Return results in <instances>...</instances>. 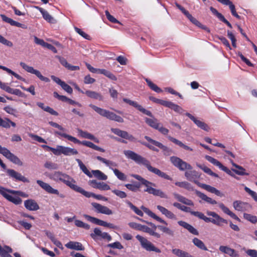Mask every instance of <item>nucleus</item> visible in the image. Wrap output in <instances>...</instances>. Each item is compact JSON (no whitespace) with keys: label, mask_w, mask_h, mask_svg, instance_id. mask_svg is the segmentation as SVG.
<instances>
[{"label":"nucleus","mask_w":257,"mask_h":257,"mask_svg":"<svg viewBox=\"0 0 257 257\" xmlns=\"http://www.w3.org/2000/svg\"><path fill=\"white\" fill-rule=\"evenodd\" d=\"M123 154L127 158L134 161L138 164L145 166L150 172L166 180H172V178L166 173L162 172L158 168L152 167L149 161L136 153L130 150H125L123 151Z\"/></svg>","instance_id":"1"},{"label":"nucleus","mask_w":257,"mask_h":257,"mask_svg":"<svg viewBox=\"0 0 257 257\" xmlns=\"http://www.w3.org/2000/svg\"><path fill=\"white\" fill-rule=\"evenodd\" d=\"M188 171L185 172V176L186 179L189 181L193 182L199 187L207 190V191L214 193L215 195L222 197L223 194L215 188L212 187L209 185L201 183L198 181L200 177V174L195 170H188Z\"/></svg>","instance_id":"2"},{"label":"nucleus","mask_w":257,"mask_h":257,"mask_svg":"<svg viewBox=\"0 0 257 257\" xmlns=\"http://www.w3.org/2000/svg\"><path fill=\"white\" fill-rule=\"evenodd\" d=\"M131 176L140 181L142 184L146 187V189L144 190L145 192H147L149 194H153L156 196H159L162 198H168L167 195L161 190L155 189L152 187L156 186V184L155 183L145 179L140 175L137 174H132L131 175Z\"/></svg>","instance_id":"3"},{"label":"nucleus","mask_w":257,"mask_h":257,"mask_svg":"<svg viewBox=\"0 0 257 257\" xmlns=\"http://www.w3.org/2000/svg\"><path fill=\"white\" fill-rule=\"evenodd\" d=\"M50 178L57 182H62L73 190L78 192L80 187L74 184L75 181L68 175L60 171H55L52 174Z\"/></svg>","instance_id":"4"},{"label":"nucleus","mask_w":257,"mask_h":257,"mask_svg":"<svg viewBox=\"0 0 257 257\" xmlns=\"http://www.w3.org/2000/svg\"><path fill=\"white\" fill-rule=\"evenodd\" d=\"M135 217V218L138 219L140 221L146 222V223H147L152 227V228H150V229L151 230L150 232H147L150 235L153 236L157 238H159L161 237V234L156 231L157 228H158L159 229H160L161 231L166 233L167 234L170 236H173L174 235V231L167 226L160 225L157 226L152 222H147L138 217L136 216Z\"/></svg>","instance_id":"5"},{"label":"nucleus","mask_w":257,"mask_h":257,"mask_svg":"<svg viewBox=\"0 0 257 257\" xmlns=\"http://www.w3.org/2000/svg\"><path fill=\"white\" fill-rule=\"evenodd\" d=\"M54 133L55 135H58L62 137L66 138L68 139L69 141L72 142L75 144H81L101 152L103 153L105 152V150L104 149L96 146V145L94 144L93 143L91 142L87 141H80L74 137L67 135L65 133H63L58 131L55 132Z\"/></svg>","instance_id":"6"},{"label":"nucleus","mask_w":257,"mask_h":257,"mask_svg":"<svg viewBox=\"0 0 257 257\" xmlns=\"http://www.w3.org/2000/svg\"><path fill=\"white\" fill-rule=\"evenodd\" d=\"M89 106L99 114L110 120H114L118 122H123L124 121L123 119L121 116L116 115L113 112L102 109L92 104H90Z\"/></svg>","instance_id":"7"},{"label":"nucleus","mask_w":257,"mask_h":257,"mask_svg":"<svg viewBox=\"0 0 257 257\" xmlns=\"http://www.w3.org/2000/svg\"><path fill=\"white\" fill-rule=\"evenodd\" d=\"M8 192L11 193L12 194H19L22 196L24 195H23V193L20 191H17L15 190H9L8 189L5 188V187L0 186V194L6 199H7L9 201L13 203L14 204L16 205H19L22 203V199L18 197H14L8 193Z\"/></svg>","instance_id":"8"},{"label":"nucleus","mask_w":257,"mask_h":257,"mask_svg":"<svg viewBox=\"0 0 257 257\" xmlns=\"http://www.w3.org/2000/svg\"><path fill=\"white\" fill-rule=\"evenodd\" d=\"M145 122L151 127L158 130L160 133L163 135H167L169 133V130L163 126L162 124L158 122L157 119L145 118Z\"/></svg>","instance_id":"9"},{"label":"nucleus","mask_w":257,"mask_h":257,"mask_svg":"<svg viewBox=\"0 0 257 257\" xmlns=\"http://www.w3.org/2000/svg\"><path fill=\"white\" fill-rule=\"evenodd\" d=\"M170 161L175 167L180 171L192 169V167L189 164L179 157L172 156L170 157Z\"/></svg>","instance_id":"10"},{"label":"nucleus","mask_w":257,"mask_h":257,"mask_svg":"<svg viewBox=\"0 0 257 257\" xmlns=\"http://www.w3.org/2000/svg\"><path fill=\"white\" fill-rule=\"evenodd\" d=\"M136 237L140 242L142 247L146 250L155 251L158 253L161 252V250L159 248L155 246L152 242L148 240L146 238L140 235H137Z\"/></svg>","instance_id":"11"},{"label":"nucleus","mask_w":257,"mask_h":257,"mask_svg":"<svg viewBox=\"0 0 257 257\" xmlns=\"http://www.w3.org/2000/svg\"><path fill=\"white\" fill-rule=\"evenodd\" d=\"M20 65L26 71L33 74L36 75L41 80L48 82L50 81V79L46 77L43 76L41 72L35 69L32 66H29L26 64L24 62H20Z\"/></svg>","instance_id":"12"},{"label":"nucleus","mask_w":257,"mask_h":257,"mask_svg":"<svg viewBox=\"0 0 257 257\" xmlns=\"http://www.w3.org/2000/svg\"><path fill=\"white\" fill-rule=\"evenodd\" d=\"M37 183L47 193L57 195L62 198H64L65 197V195L64 194H59L58 190L54 189L49 184L40 180H37Z\"/></svg>","instance_id":"13"},{"label":"nucleus","mask_w":257,"mask_h":257,"mask_svg":"<svg viewBox=\"0 0 257 257\" xmlns=\"http://www.w3.org/2000/svg\"><path fill=\"white\" fill-rule=\"evenodd\" d=\"M7 175L16 181H21L23 183H29V180L23 176L21 173L13 169H8L6 171Z\"/></svg>","instance_id":"14"},{"label":"nucleus","mask_w":257,"mask_h":257,"mask_svg":"<svg viewBox=\"0 0 257 257\" xmlns=\"http://www.w3.org/2000/svg\"><path fill=\"white\" fill-rule=\"evenodd\" d=\"M111 131L115 135L123 138L128 140L130 142H136L137 139L134 137L132 135L130 134L128 132L125 131L121 130L119 128H111Z\"/></svg>","instance_id":"15"},{"label":"nucleus","mask_w":257,"mask_h":257,"mask_svg":"<svg viewBox=\"0 0 257 257\" xmlns=\"http://www.w3.org/2000/svg\"><path fill=\"white\" fill-rule=\"evenodd\" d=\"M83 217L88 221L94 223L95 224L109 227L110 228H115V226L112 223H107L103 220H100L94 217L91 216L89 215L84 214Z\"/></svg>","instance_id":"16"},{"label":"nucleus","mask_w":257,"mask_h":257,"mask_svg":"<svg viewBox=\"0 0 257 257\" xmlns=\"http://www.w3.org/2000/svg\"><path fill=\"white\" fill-rule=\"evenodd\" d=\"M1 154H3L6 158L13 163L21 166L23 165V163L21 160L6 148H3Z\"/></svg>","instance_id":"17"},{"label":"nucleus","mask_w":257,"mask_h":257,"mask_svg":"<svg viewBox=\"0 0 257 257\" xmlns=\"http://www.w3.org/2000/svg\"><path fill=\"white\" fill-rule=\"evenodd\" d=\"M1 154H3L6 158L13 163L21 166L23 165V163L21 160L6 148H3Z\"/></svg>","instance_id":"18"},{"label":"nucleus","mask_w":257,"mask_h":257,"mask_svg":"<svg viewBox=\"0 0 257 257\" xmlns=\"http://www.w3.org/2000/svg\"><path fill=\"white\" fill-rule=\"evenodd\" d=\"M205 158L209 162L213 164L214 165L217 166L219 169L223 170L225 172H226L227 174L230 175L231 176L234 177L236 179H238L237 177L235 176L234 175L232 174L231 173V172L230 170H229L226 167L224 166L219 161H218L217 160L213 158V157L206 155L205 157Z\"/></svg>","instance_id":"19"},{"label":"nucleus","mask_w":257,"mask_h":257,"mask_svg":"<svg viewBox=\"0 0 257 257\" xmlns=\"http://www.w3.org/2000/svg\"><path fill=\"white\" fill-rule=\"evenodd\" d=\"M123 101L136 108L138 110L144 114L150 117H153V115L150 111L144 108L142 105L139 104L137 102L126 98H123Z\"/></svg>","instance_id":"20"},{"label":"nucleus","mask_w":257,"mask_h":257,"mask_svg":"<svg viewBox=\"0 0 257 257\" xmlns=\"http://www.w3.org/2000/svg\"><path fill=\"white\" fill-rule=\"evenodd\" d=\"M207 214L208 216H211L213 217L212 220L213 221L212 223L214 224L217 225L218 226H221L222 223L227 224L228 223L226 219H223L218 214H217L215 212L212 211H208L207 212Z\"/></svg>","instance_id":"21"},{"label":"nucleus","mask_w":257,"mask_h":257,"mask_svg":"<svg viewBox=\"0 0 257 257\" xmlns=\"http://www.w3.org/2000/svg\"><path fill=\"white\" fill-rule=\"evenodd\" d=\"M78 192L82 194L84 196H85L87 198H90V197H93L97 200H103V201H107L108 200L107 198H106L104 196H103L101 195H97V194H95L92 192L86 191L82 188H81L80 187V188L79 189V190H78Z\"/></svg>","instance_id":"22"},{"label":"nucleus","mask_w":257,"mask_h":257,"mask_svg":"<svg viewBox=\"0 0 257 257\" xmlns=\"http://www.w3.org/2000/svg\"><path fill=\"white\" fill-rule=\"evenodd\" d=\"M91 205L96 210V211L98 213L106 215H110L112 214V211L106 206H103L95 202L92 203Z\"/></svg>","instance_id":"23"},{"label":"nucleus","mask_w":257,"mask_h":257,"mask_svg":"<svg viewBox=\"0 0 257 257\" xmlns=\"http://www.w3.org/2000/svg\"><path fill=\"white\" fill-rule=\"evenodd\" d=\"M218 2L225 6H228L233 16L240 20L241 17L239 16L236 12L235 6L230 0H217Z\"/></svg>","instance_id":"24"},{"label":"nucleus","mask_w":257,"mask_h":257,"mask_svg":"<svg viewBox=\"0 0 257 257\" xmlns=\"http://www.w3.org/2000/svg\"><path fill=\"white\" fill-rule=\"evenodd\" d=\"M186 115L190 119H191L198 127L204 131H208L209 127L205 122L197 119L193 115L188 112L186 113Z\"/></svg>","instance_id":"25"},{"label":"nucleus","mask_w":257,"mask_h":257,"mask_svg":"<svg viewBox=\"0 0 257 257\" xmlns=\"http://www.w3.org/2000/svg\"><path fill=\"white\" fill-rule=\"evenodd\" d=\"M209 9L212 14L216 16L220 21L225 24L230 28L231 29L232 28L230 22L221 13H219L216 9L212 7H210Z\"/></svg>","instance_id":"26"},{"label":"nucleus","mask_w":257,"mask_h":257,"mask_svg":"<svg viewBox=\"0 0 257 257\" xmlns=\"http://www.w3.org/2000/svg\"><path fill=\"white\" fill-rule=\"evenodd\" d=\"M209 9L212 14L216 16L220 21L225 24L230 28L231 29L232 28L230 22L221 13H219L216 9L212 7H210Z\"/></svg>","instance_id":"27"},{"label":"nucleus","mask_w":257,"mask_h":257,"mask_svg":"<svg viewBox=\"0 0 257 257\" xmlns=\"http://www.w3.org/2000/svg\"><path fill=\"white\" fill-rule=\"evenodd\" d=\"M219 249L221 252L227 254L231 257H239V256L237 251L227 246L221 245L219 246Z\"/></svg>","instance_id":"28"},{"label":"nucleus","mask_w":257,"mask_h":257,"mask_svg":"<svg viewBox=\"0 0 257 257\" xmlns=\"http://www.w3.org/2000/svg\"><path fill=\"white\" fill-rule=\"evenodd\" d=\"M0 16L4 22L10 24L11 26H16L23 29L27 28V26L25 25L16 22L13 19L8 18L4 14H1Z\"/></svg>","instance_id":"29"},{"label":"nucleus","mask_w":257,"mask_h":257,"mask_svg":"<svg viewBox=\"0 0 257 257\" xmlns=\"http://www.w3.org/2000/svg\"><path fill=\"white\" fill-rule=\"evenodd\" d=\"M128 225L131 228L137 230L142 231L144 232H150L151 231L150 227L147 226L142 225L141 224L136 222H131L128 223Z\"/></svg>","instance_id":"30"},{"label":"nucleus","mask_w":257,"mask_h":257,"mask_svg":"<svg viewBox=\"0 0 257 257\" xmlns=\"http://www.w3.org/2000/svg\"><path fill=\"white\" fill-rule=\"evenodd\" d=\"M141 208L144 211L146 214H147L149 216L152 217L154 219L156 220L158 222L160 223H162L166 225H168V223L166 221L162 219L161 217L158 216L154 213H153L152 211H151L149 208L145 207L144 206H142Z\"/></svg>","instance_id":"31"},{"label":"nucleus","mask_w":257,"mask_h":257,"mask_svg":"<svg viewBox=\"0 0 257 257\" xmlns=\"http://www.w3.org/2000/svg\"><path fill=\"white\" fill-rule=\"evenodd\" d=\"M24 206L26 208L30 211H36L40 207L38 203L33 199H28L24 201Z\"/></svg>","instance_id":"32"},{"label":"nucleus","mask_w":257,"mask_h":257,"mask_svg":"<svg viewBox=\"0 0 257 257\" xmlns=\"http://www.w3.org/2000/svg\"><path fill=\"white\" fill-rule=\"evenodd\" d=\"M248 206V203L241 201H235L233 203L234 208L238 211H246Z\"/></svg>","instance_id":"33"},{"label":"nucleus","mask_w":257,"mask_h":257,"mask_svg":"<svg viewBox=\"0 0 257 257\" xmlns=\"http://www.w3.org/2000/svg\"><path fill=\"white\" fill-rule=\"evenodd\" d=\"M144 138L149 143L156 146V147H158V148L162 150L163 151L167 152L169 151V149L167 146L162 144L161 143L155 140H153L150 137L147 136H145Z\"/></svg>","instance_id":"34"},{"label":"nucleus","mask_w":257,"mask_h":257,"mask_svg":"<svg viewBox=\"0 0 257 257\" xmlns=\"http://www.w3.org/2000/svg\"><path fill=\"white\" fill-rule=\"evenodd\" d=\"M65 246L68 248L76 250H84V247L82 244L80 242L76 241H70L65 244Z\"/></svg>","instance_id":"35"},{"label":"nucleus","mask_w":257,"mask_h":257,"mask_svg":"<svg viewBox=\"0 0 257 257\" xmlns=\"http://www.w3.org/2000/svg\"><path fill=\"white\" fill-rule=\"evenodd\" d=\"M157 208L162 213V214L164 215L167 218L173 219H176V215L165 207L161 205H157Z\"/></svg>","instance_id":"36"},{"label":"nucleus","mask_w":257,"mask_h":257,"mask_svg":"<svg viewBox=\"0 0 257 257\" xmlns=\"http://www.w3.org/2000/svg\"><path fill=\"white\" fill-rule=\"evenodd\" d=\"M178 223L180 226L187 229L192 234L196 235L199 234V232L197 229L189 223L183 221H179Z\"/></svg>","instance_id":"37"},{"label":"nucleus","mask_w":257,"mask_h":257,"mask_svg":"<svg viewBox=\"0 0 257 257\" xmlns=\"http://www.w3.org/2000/svg\"><path fill=\"white\" fill-rule=\"evenodd\" d=\"M173 195L174 197L179 202L189 206H194V204L193 202L188 198L178 194L174 193Z\"/></svg>","instance_id":"38"},{"label":"nucleus","mask_w":257,"mask_h":257,"mask_svg":"<svg viewBox=\"0 0 257 257\" xmlns=\"http://www.w3.org/2000/svg\"><path fill=\"white\" fill-rule=\"evenodd\" d=\"M167 138L169 141L173 142L175 144L179 146V147L183 148L184 149H185L186 150L190 151H193V149L191 148L184 144L180 141H179L170 136H168Z\"/></svg>","instance_id":"39"},{"label":"nucleus","mask_w":257,"mask_h":257,"mask_svg":"<svg viewBox=\"0 0 257 257\" xmlns=\"http://www.w3.org/2000/svg\"><path fill=\"white\" fill-rule=\"evenodd\" d=\"M195 193L199 198L209 204L213 205L217 204V202L215 200L207 196L205 194L199 191L196 190Z\"/></svg>","instance_id":"40"},{"label":"nucleus","mask_w":257,"mask_h":257,"mask_svg":"<svg viewBox=\"0 0 257 257\" xmlns=\"http://www.w3.org/2000/svg\"><path fill=\"white\" fill-rule=\"evenodd\" d=\"M231 164L233 166L235 167L237 169H232V171L236 174L238 175H246L248 176L249 175L248 173H246L245 172V169H244L240 166H239L234 163H233L232 161H231Z\"/></svg>","instance_id":"41"},{"label":"nucleus","mask_w":257,"mask_h":257,"mask_svg":"<svg viewBox=\"0 0 257 257\" xmlns=\"http://www.w3.org/2000/svg\"><path fill=\"white\" fill-rule=\"evenodd\" d=\"M85 94L89 97L94 99H97L99 100H103V96L102 95L98 92L95 91H91V90H87L85 92Z\"/></svg>","instance_id":"42"},{"label":"nucleus","mask_w":257,"mask_h":257,"mask_svg":"<svg viewBox=\"0 0 257 257\" xmlns=\"http://www.w3.org/2000/svg\"><path fill=\"white\" fill-rule=\"evenodd\" d=\"M36 8L40 11L42 15L43 18L46 21L49 23H53L54 19L47 11L39 7H36Z\"/></svg>","instance_id":"43"},{"label":"nucleus","mask_w":257,"mask_h":257,"mask_svg":"<svg viewBox=\"0 0 257 257\" xmlns=\"http://www.w3.org/2000/svg\"><path fill=\"white\" fill-rule=\"evenodd\" d=\"M165 106L173 109L175 112L179 113H182L183 111V109L181 107L171 101H167Z\"/></svg>","instance_id":"44"},{"label":"nucleus","mask_w":257,"mask_h":257,"mask_svg":"<svg viewBox=\"0 0 257 257\" xmlns=\"http://www.w3.org/2000/svg\"><path fill=\"white\" fill-rule=\"evenodd\" d=\"M96 159L102 162L103 163L105 164L107 167H108L110 169L112 170V167H116L117 166V165L116 163L112 162L110 160H106V159H104L100 156H97L96 157Z\"/></svg>","instance_id":"45"},{"label":"nucleus","mask_w":257,"mask_h":257,"mask_svg":"<svg viewBox=\"0 0 257 257\" xmlns=\"http://www.w3.org/2000/svg\"><path fill=\"white\" fill-rule=\"evenodd\" d=\"M78 132L79 135L83 138L90 139L91 140L94 141L96 143L98 142V140L97 138H96L93 135L87 132L83 131L81 130H79Z\"/></svg>","instance_id":"46"},{"label":"nucleus","mask_w":257,"mask_h":257,"mask_svg":"<svg viewBox=\"0 0 257 257\" xmlns=\"http://www.w3.org/2000/svg\"><path fill=\"white\" fill-rule=\"evenodd\" d=\"M11 126L15 127L16 126V124L15 122L12 121L8 118H5L2 119V122L0 126H2L5 128H9Z\"/></svg>","instance_id":"47"},{"label":"nucleus","mask_w":257,"mask_h":257,"mask_svg":"<svg viewBox=\"0 0 257 257\" xmlns=\"http://www.w3.org/2000/svg\"><path fill=\"white\" fill-rule=\"evenodd\" d=\"M76 161L78 163L80 169L82 170V171L89 177H92V174L88 170V169L86 168L85 165L82 163V162L79 159H76Z\"/></svg>","instance_id":"48"},{"label":"nucleus","mask_w":257,"mask_h":257,"mask_svg":"<svg viewBox=\"0 0 257 257\" xmlns=\"http://www.w3.org/2000/svg\"><path fill=\"white\" fill-rule=\"evenodd\" d=\"M175 184L181 188H183L184 189H186V190L188 191H193L194 188L192 186V185L186 181H183V182H176Z\"/></svg>","instance_id":"49"},{"label":"nucleus","mask_w":257,"mask_h":257,"mask_svg":"<svg viewBox=\"0 0 257 257\" xmlns=\"http://www.w3.org/2000/svg\"><path fill=\"white\" fill-rule=\"evenodd\" d=\"M145 80L150 88L152 90L158 93H161L163 91L162 90L160 87H159L156 84L152 82L149 79L146 78Z\"/></svg>","instance_id":"50"},{"label":"nucleus","mask_w":257,"mask_h":257,"mask_svg":"<svg viewBox=\"0 0 257 257\" xmlns=\"http://www.w3.org/2000/svg\"><path fill=\"white\" fill-rule=\"evenodd\" d=\"M141 184L139 182H135L134 184H126L125 187L129 190L133 192H137L139 190Z\"/></svg>","instance_id":"51"},{"label":"nucleus","mask_w":257,"mask_h":257,"mask_svg":"<svg viewBox=\"0 0 257 257\" xmlns=\"http://www.w3.org/2000/svg\"><path fill=\"white\" fill-rule=\"evenodd\" d=\"M62 149L63 150V154L65 156L74 155L78 154V151L75 149L63 146Z\"/></svg>","instance_id":"52"},{"label":"nucleus","mask_w":257,"mask_h":257,"mask_svg":"<svg viewBox=\"0 0 257 257\" xmlns=\"http://www.w3.org/2000/svg\"><path fill=\"white\" fill-rule=\"evenodd\" d=\"M92 173L94 177L100 180H106L107 179V176L100 170H92Z\"/></svg>","instance_id":"53"},{"label":"nucleus","mask_w":257,"mask_h":257,"mask_svg":"<svg viewBox=\"0 0 257 257\" xmlns=\"http://www.w3.org/2000/svg\"><path fill=\"white\" fill-rule=\"evenodd\" d=\"M193 243L199 248L203 250H207V248L203 243V242L198 238L195 237L193 240Z\"/></svg>","instance_id":"54"},{"label":"nucleus","mask_w":257,"mask_h":257,"mask_svg":"<svg viewBox=\"0 0 257 257\" xmlns=\"http://www.w3.org/2000/svg\"><path fill=\"white\" fill-rule=\"evenodd\" d=\"M13 250L12 248L9 246L5 245L4 247H2L0 245V255L2 257H6L9 253H12Z\"/></svg>","instance_id":"55"},{"label":"nucleus","mask_w":257,"mask_h":257,"mask_svg":"<svg viewBox=\"0 0 257 257\" xmlns=\"http://www.w3.org/2000/svg\"><path fill=\"white\" fill-rule=\"evenodd\" d=\"M99 73L103 74L106 77H108V78L112 80L115 81L117 80L116 77L113 73L106 69H100L99 70Z\"/></svg>","instance_id":"56"},{"label":"nucleus","mask_w":257,"mask_h":257,"mask_svg":"<svg viewBox=\"0 0 257 257\" xmlns=\"http://www.w3.org/2000/svg\"><path fill=\"white\" fill-rule=\"evenodd\" d=\"M197 166L207 174L216 178L219 177L218 175L216 173L213 172L210 168L204 165H198Z\"/></svg>","instance_id":"57"},{"label":"nucleus","mask_w":257,"mask_h":257,"mask_svg":"<svg viewBox=\"0 0 257 257\" xmlns=\"http://www.w3.org/2000/svg\"><path fill=\"white\" fill-rule=\"evenodd\" d=\"M172 252L179 257H193L189 253L179 249H173Z\"/></svg>","instance_id":"58"},{"label":"nucleus","mask_w":257,"mask_h":257,"mask_svg":"<svg viewBox=\"0 0 257 257\" xmlns=\"http://www.w3.org/2000/svg\"><path fill=\"white\" fill-rule=\"evenodd\" d=\"M126 203L131 209H132L137 215L141 217L143 216L144 213L143 211L135 206L132 202L129 201H126Z\"/></svg>","instance_id":"59"},{"label":"nucleus","mask_w":257,"mask_h":257,"mask_svg":"<svg viewBox=\"0 0 257 257\" xmlns=\"http://www.w3.org/2000/svg\"><path fill=\"white\" fill-rule=\"evenodd\" d=\"M114 174L117 178L121 181H126L127 177L126 176L121 172L119 171L117 169H112Z\"/></svg>","instance_id":"60"},{"label":"nucleus","mask_w":257,"mask_h":257,"mask_svg":"<svg viewBox=\"0 0 257 257\" xmlns=\"http://www.w3.org/2000/svg\"><path fill=\"white\" fill-rule=\"evenodd\" d=\"M243 217L245 219L252 223H255L257 222V216H256L248 213H244Z\"/></svg>","instance_id":"61"},{"label":"nucleus","mask_w":257,"mask_h":257,"mask_svg":"<svg viewBox=\"0 0 257 257\" xmlns=\"http://www.w3.org/2000/svg\"><path fill=\"white\" fill-rule=\"evenodd\" d=\"M74 223L75 225L79 227L83 228L87 230L89 229L90 228L89 224L85 223L80 220H75Z\"/></svg>","instance_id":"62"},{"label":"nucleus","mask_w":257,"mask_h":257,"mask_svg":"<svg viewBox=\"0 0 257 257\" xmlns=\"http://www.w3.org/2000/svg\"><path fill=\"white\" fill-rule=\"evenodd\" d=\"M8 90L9 91V93L15 94L19 97H23L25 96V94L18 89L11 88V89H8Z\"/></svg>","instance_id":"63"},{"label":"nucleus","mask_w":257,"mask_h":257,"mask_svg":"<svg viewBox=\"0 0 257 257\" xmlns=\"http://www.w3.org/2000/svg\"><path fill=\"white\" fill-rule=\"evenodd\" d=\"M244 190L248 193L256 202H257V193L251 190L246 186L244 187Z\"/></svg>","instance_id":"64"}]
</instances>
